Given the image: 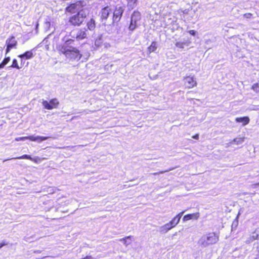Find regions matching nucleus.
Segmentation results:
<instances>
[{
  "instance_id": "f257e3e1",
  "label": "nucleus",
  "mask_w": 259,
  "mask_h": 259,
  "mask_svg": "<svg viewBox=\"0 0 259 259\" xmlns=\"http://www.w3.org/2000/svg\"><path fill=\"white\" fill-rule=\"evenodd\" d=\"M62 42L59 44L57 49L60 54L64 55L65 58L69 61H78L82 57L79 51L74 47V39L66 35L61 39Z\"/></svg>"
},
{
  "instance_id": "f03ea898",
  "label": "nucleus",
  "mask_w": 259,
  "mask_h": 259,
  "mask_svg": "<svg viewBox=\"0 0 259 259\" xmlns=\"http://www.w3.org/2000/svg\"><path fill=\"white\" fill-rule=\"evenodd\" d=\"M219 235L214 233H209L203 235L198 241V244L203 247L216 243L219 241Z\"/></svg>"
},
{
  "instance_id": "7ed1b4c3",
  "label": "nucleus",
  "mask_w": 259,
  "mask_h": 259,
  "mask_svg": "<svg viewBox=\"0 0 259 259\" xmlns=\"http://www.w3.org/2000/svg\"><path fill=\"white\" fill-rule=\"evenodd\" d=\"M88 14L89 10L88 9L80 10L77 14L70 17L69 22L74 26H80Z\"/></svg>"
},
{
  "instance_id": "20e7f679",
  "label": "nucleus",
  "mask_w": 259,
  "mask_h": 259,
  "mask_svg": "<svg viewBox=\"0 0 259 259\" xmlns=\"http://www.w3.org/2000/svg\"><path fill=\"white\" fill-rule=\"evenodd\" d=\"M124 10L125 7L124 6L116 5L114 9H113L112 15L111 19H110L109 25L117 23L120 20Z\"/></svg>"
},
{
  "instance_id": "39448f33",
  "label": "nucleus",
  "mask_w": 259,
  "mask_h": 259,
  "mask_svg": "<svg viewBox=\"0 0 259 259\" xmlns=\"http://www.w3.org/2000/svg\"><path fill=\"white\" fill-rule=\"evenodd\" d=\"M113 8L109 6H107L102 8L100 12V18L102 22L104 24H106L108 21V19L109 20L111 19V16L112 15ZM110 21L109 22V24Z\"/></svg>"
},
{
  "instance_id": "423d86ee",
  "label": "nucleus",
  "mask_w": 259,
  "mask_h": 259,
  "mask_svg": "<svg viewBox=\"0 0 259 259\" xmlns=\"http://www.w3.org/2000/svg\"><path fill=\"white\" fill-rule=\"evenodd\" d=\"M87 4V2L85 0L77 1L75 3L70 4L66 9L67 11L70 12H74L75 10L79 12L82 9H87L85 8Z\"/></svg>"
},
{
  "instance_id": "0eeeda50",
  "label": "nucleus",
  "mask_w": 259,
  "mask_h": 259,
  "mask_svg": "<svg viewBox=\"0 0 259 259\" xmlns=\"http://www.w3.org/2000/svg\"><path fill=\"white\" fill-rule=\"evenodd\" d=\"M87 30L84 28H76L72 30L70 33V36L74 39L76 38L77 40H82L87 38Z\"/></svg>"
},
{
  "instance_id": "6e6552de",
  "label": "nucleus",
  "mask_w": 259,
  "mask_h": 259,
  "mask_svg": "<svg viewBox=\"0 0 259 259\" xmlns=\"http://www.w3.org/2000/svg\"><path fill=\"white\" fill-rule=\"evenodd\" d=\"M141 19V14L138 11H134L131 18V22L128 29L131 30H134L138 26L137 22Z\"/></svg>"
},
{
  "instance_id": "1a4fd4ad",
  "label": "nucleus",
  "mask_w": 259,
  "mask_h": 259,
  "mask_svg": "<svg viewBox=\"0 0 259 259\" xmlns=\"http://www.w3.org/2000/svg\"><path fill=\"white\" fill-rule=\"evenodd\" d=\"M59 102L56 98L51 99L50 102L46 100H43L42 104L45 109L48 110H52L53 108H56L59 105Z\"/></svg>"
},
{
  "instance_id": "9d476101",
  "label": "nucleus",
  "mask_w": 259,
  "mask_h": 259,
  "mask_svg": "<svg viewBox=\"0 0 259 259\" xmlns=\"http://www.w3.org/2000/svg\"><path fill=\"white\" fill-rule=\"evenodd\" d=\"M7 49L6 53H9L13 48H16L17 45V41L14 36H11L6 40Z\"/></svg>"
},
{
  "instance_id": "9b49d317",
  "label": "nucleus",
  "mask_w": 259,
  "mask_h": 259,
  "mask_svg": "<svg viewBox=\"0 0 259 259\" xmlns=\"http://www.w3.org/2000/svg\"><path fill=\"white\" fill-rule=\"evenodd\" d=\"M185 85L187 88H192L196 85V81L193 77L187 76L184 79Z\"/></svg>"
},
{
  "instance_id": "f8f14e48",
  "label": "nucleus",
  "mask_w": 259,
  "mask_h": 259,
  "mask_svg": "<svg viewBox=\"0 0 259 259\" xmlns=\"http://www.w3.org/2000/svg\"><path fill=\"white\" fill-rule=\"evenodd\" d=\"M184 212V211H182L179 213L168 223L172 228L175 227L179 223L180 220Z\"/></svg>"
},
{
  "instance_id": "ddd939ff",
  "label": "nucleus",
  "mask_w": 259,
  "mask_h": 259,
  "mask_svg": "<svg viewBox=\"0 0 259 259\" xmlns=\"http://www.w3.org/2000/svg\"><path fill=\"white\" fill-rule=\"evenodd\" d=\"M50 138L49 137H42V136H30L27 137V139H29L32 141H37L39 143L45 140H46Z\"/></svg>"
},
{
  "instance_id": "4468645a",
  "label": "nucleus",
  "mask_w": 259,
  "mask_h": 259,
  "mask_svg": "<svg viewBox=\"0 0 259 259\" xmlns=\"http://www.w3.org/2000/svg\"><path fill=\"white\" fill-rule=\"evenodd\" d=\"M199 217V213L198 212L194 213H191V214H188L185 215L183 217V221H186L190 220H197Z\"/></svg>"
},
{
  "instance_id": "2eb2a0df",
  "label": "nucleus",
  "mask_w": 259,
  "mask_h": 259,
  "mask_svg": "<svg viewBox=\"0 0 259 259\" xmlns=\"http://www.w3.org/2000/svg\"><path fill=\"white\" fill-rule=\"evenodd\" d=\"M18 57L21 58L22 60L23 58H25L26 59H30L33 57V53L32 52V50H30L26 51L23 54L18 55Z\"/></svg>"
},
{
  "instance_id": "dca6fc26",
  "label": "nucleus",
  "mask_w": 259,
  "mask_h": 259,
  "mask_svg": "<svg viewBox=\"0 0 259 259\" xmlns=\"http://www.w3.org/2000/svg\"><path fill=\"white\" fill-rule=\"evenodd\" d=\"M237 122H242V125L245 126L249 123L250 119L248 116H244L242 117H237L235 119Z\"/></svg>"
},
{
  "instance_id": "f3484780",
  "label": "nucleus",
  "mask_w": 259,
  "mask_h": 259,
  "mask_svg": "<svg viewBox=\"0 0 259 259\" xmlns=\"http://www.w3.org/2000/svg\"><path fill=\"white\" fill-rule=\"evenodd\" d=\"M171 229H172V228L168 223L165 224L164 225L161 226L159 228V231L161 233L165 234L167 233Z\"/></svg>"
},
{
  "instance_id": "a211bd4d",
  "label": "nucleus",
  "mask_w": 259,
  "mask_h": 259,
  "mask_svg": "<svg viewBox=\"0 0 259 259\" xmlns=\"http://www.w3.org/2000/svg\"><path fill=\"white\" fill-rule=\"evenodd\" d=\"M87 26L89 30L90 31H93L96 27L95 20L93 18H91L87 22Z\"/></svg>"
},
{
  "instance_id": "6ab92c4d",
  "label": "nucleus",
  "mask_w": 259,
  "mask_h": 259,
  "mask_svg": "<svg viewBox=\"0 0 259 259\" xmlns=\"http://www.w3.org/2000/svg\"><path fill=\"white\" fill-rule=\"evenodd\" d=\"M29 159L31 161H33V158H32L30 155H27V154H24L21 156L11 158V159ZM9 160H11V159H5L3 161L5 162Z\"/></svg>"
},
{
  "instance_id": "aec40b11",
  "label": "nucleus",
  "mask_w": 259,
  "mask_h": 259,
  "mask_svg": "<svg viewBox=\"0 0 259 259\" xmlns=\"http://www.w3.org/2000/svg\"><path fill=\"white\" fill-rule=\"evenodd\" d=\"M157 48V44L156 41H153L151 45L148 48V51L149 53L154 52Z\"/></svg>"
},
{
  "instance_id": "412c9836",
  "label": "nucleus",
  "mask_w": 259,
  "mask_h": 259,
  "mask_svg": "<svg viewBox=\"0 0 259 259\" xmlns=\"http://www.w3.org/2000/svg\"><path fill=\"white\" fill-rule=\"evenodd\" d=\"M127 7L130 9H133L137 5V0H126Z\"/></svg>"
},
{
  "instance_id": "4be33fe9",
  "label": "nucleus",
  "mask_w": 259,
  "mask_h": 259,
  "mask_svg": "<svg viewBox=\"0 0 259 259\" xmlns=\"http://www.w3.org/2000/svg\"><path fill=\"white\" fill-rule=\"evenodd\" d=\"M244 138H236L234 139L230 143L231 144H235L236 145H240L244 142Z\"/></svg>"
},
{
  "instance_id": "5701e85b",
  "label": "nucleus",
  "mask_w": 259,
  "mask_h": 259,
  "mask_svg": "<svg viewBox=\"0 0 259 259\" xmlns=\"http://www.w3.org/2000/svg\"><path fill=\"white\" fill-rule=\"evenodd\" d=\"M103 42V39L102 36H99L95 41V45L97 47H100Z\"/></svg>"
},
{
  "instance_id": "b1692460",
  "label": "nucleus",
  "mask_w": 259,
  "mask_h": 259,
  "mask_svg": "<svg viewBox=\"0 0 259 259\" xmlns=\"http://www.w3.org/2000/svg\"><path fill=\"white\" fill-rule=\"evenodd\" d=\"M259 238V228H256L253 232L251 238L253 240L257 239Z\"/></svg>"
},
{
  "instance_id": "393cba45",
  "label": "nucleus",
  "mask_w": 259,
  "mask_h": 259,
  "mask_svg": "<svg viewBox=\"0 0 259 259\" xmlns=\"http://www.w3.org/2000/svg\"><path fill=\"white\" fill-rule=\"evenodd\" d=\"M10 58L9 57H6L2 62L0 64V69L3 68L10 61Z\"/></svg>"
},
{
  "instance_id": "a878e982",
  "label": "nucleus",
  "mask_w": 259,
  "mask_h": 259,
  "mask_svg": "<svg viewBox=\"0 0 259 259\" xmlns=\"http://www.w3.org/2000/svg\"><path fill=\"white\" fill-rule=\"evenodd\" d=\"M133 238V236H128L125 237V240L124 242V244L127 246L128 245H130L132 242V238Z\"/></svg>"
},
{
  "instance_id": "bb28decb",
  "label": "nucleus",
  "mask_w": 259,
  "mask_h": 259,
  "mask_svg": "<svg viewBox=\"0 0 259 259\" xmlns=\"http://www.w3.org/2000/svg\"><path fill=\"white\" fill-rule=\"evenodd\" d=\"M187 45L188 46L187 42H177L176 44V46L180 49H183L184 48V46Z\"/></svg>"
},
{
  "instance_id": "cd10ccee",
  "label": "nucleus",
  "mask_w": 259,
  "mask_h": 259,
  "mask_svg": "<svg viewBox=\"0 0 259 259\" xmlns=\"http://www.w3.org/2000/svg\"><path fill=\"white\" fill-rule=\"evenodd\" d=\"M11 67L12 68H17L18 69L20 68V67L19 66V65L18 64L17 60L15 59L13 60L12 64L11 66Z\"/></svg>"
},
{
  "instance_id": "c85d7f7f",
  "label": "nucleus",
  "mask_w": 259,
  "mask_h": 259,
  "mask_svg": "<svg viewBox=\"0 0 259 259\" xmlns=\"http://www.w3.org/2000/svg\"><path fill=\"white\" fill-rule=\"evenodd\" d=\"M238 225V221L236 218L235 219L232 224V229H236Z\"/></svg>"
},
{
  "instance_id": "c756f323",
  "label": "nucleus",
  "mask_w": 259,
  "mask_h": 259,
  "mask_svg": "<svg viewBox=\"0 0 259 259\" xmlns=\"http://www.w3.org/2000/svg\"><path fill=\"white\" fill-rule=\"evenodd\" d=\"M252 89L256 92H259V85L258 83H255L252 86Z\"/></svg>"
},
{
  "instance_id": "7c9ffc66",
  "label": "nucleus",
  "mask_w": 259,
  "mask_h": 259,
  "mask_svg": "<svg viewBox=\"0 0 259 259\" xmlns=\"http://www.w3.org/2000/svg\"><path fill=\"white\" fill-rule=\"evenodd\" d=\"M172 169H173V168H170V169H169L168 170H164V171H160L159 172H154V173L153 174V175H157L158 174H163V173H164L165 172H167V171H169L171 170Z\"/></svg>"
},
{
  "instance_id": "2f4dec72",
  "label": "nucleus",
  "mask_w": 259,
  "mask_h": 259,
  "mask_svg": "<svg viewBox=\"0 0 259 259\" xmlns=\"http://www.w3.org/2000/svg\"><path fill=\"white\" fill-rule=\"evenodd\" d=\"M16 141H25V140H27V137H19L16 138Z\"/></svg>"
},
{
  "instance_id": "473e14b6",
  "label": "nucleus",
  "mask_w": 259,
  "mask_h": 259,
  "mask_svg": "<svg viewBox=\"0 0 259 259\" xmlns=\"http://www.w3.org/2000/svg\"><path fill=\"white\" fill-rule=\"evenodd\" d=\"M188 33L193 36H194L196 34V31L194 30H189Z\"/></svg>"
},
{
  "instance_id": "72a5a7b5",
  "label": "nucleus",
  "mask_w": 259,
  "mask_h": 259,
  "mask_svg": "<svg viewBox=\"0 0 259 259\" xmlns=\"http://www.w3.org/2000/svg\"><path fill=\"white\" fill-rule=\"evenodd\" d=\"M252 14L251 13H246L244 15V16L246 18H250Z\"/></svg>"
},
{
  "instance_id": "f704fd0d",
  "label": "nucleus",
  "mask_w": 259,
  "mask_h": 259,
  "mask_svg": "<svg viewBox=\"0 0 259 259\" xmlns=\"http://www.w3.org/2000/svg\"><path fill=\"white\" fill-rule=\"evenodd\" d=\"M7 244L8 243L7 242H6L5 241H3V242L1 243H0V249L1 248H2L3 246L7 245Z\"/></svg>"
},
{
  "instance_id": "c9c22d12",
  "label": "nucleus",
  "mask_w": 259,
  "mask_h": 259,
  "mask_svg": "<svg viewBox=\"0 0 259 259\" xmlns=\"http://www.w3.org/2000/svg\"><path fill=\"white\" fill-rule=\"evenodd\" d=\"M192 138H193V139H196V140H197V139H199V135H198V134H196V135H195L193 136L192 137Z\"/></svg>"
},
{
  "instance_id": "e433bc0d",
  "label": "nucleus",
  "mask_w": 259,
  "mask_h": 259,
  "mask_svg": "<svg viewBox=\"0 0 259 259\" xmlns=\"http://www.w3.org/2000/svg\"><path fill=\"white\" fill-rule=\"evenodd\" d=\"M253 188H256V187L259 186V182L253 184Z\"/></svg>"
},
{
  "instance_id": "4c0bfd02",
  "label": "nucleus",
  "mask_w": 259,
  "mask_h": 259,
  "mask_svg": "<svg viewBox=\"0 0 259 259\" xmlns=\"http://www.w3.org/2000/svg\"><path fill=\"white\" fill-rule=\"evenodd\" d=\"M125 240V237L119 239V241L123 242V243H124Z\"/></svg>"
},
{
  "instance_id": "58836bf2",
  "label": "nucleus",
  "mask_w": 259,
  "mask_h": 259,
  "mask_svg": "<svg viewBox=\"0 0 259 259\" xmlns=\"http://www.w3.org/2000/svg\"><path fill=\"white\" fill-rule=\"evenodd\" d=\"M38 27V24L37 23L35 25V29H36V31H37Z\"/></svg>"
},
{
  "instance_id": "ea45409f",
  "label": "nucleus",
  "mask_w": 259,
  "mask_h": 259,
  "mask_svg": "<svg viewBox=\"0 0 259 259\" xmlns=\"http://www.w3.org/2000/svg\"><path fill=\"white\" fill-rule=\"evenodd\" d=\"M34 252H36V253H40V251H39V250H37V251H34Z\"/></svg>"
},
{
  "instance_id": "a19ab883",
  "label": "nucleus",
  "mask_w": 259,
  "mask_h": 259,
  "mask_svg": "<svg viewBox=\"0 0 259 259\" xmlns=\"http://www.w3.org/2000/svg\"><path fill=\"white\" fill-rule=\"evenodd\" d=\"M177 235V233L176 232L174 234V236H176Z\"/></svg>"
}]
</instances>
